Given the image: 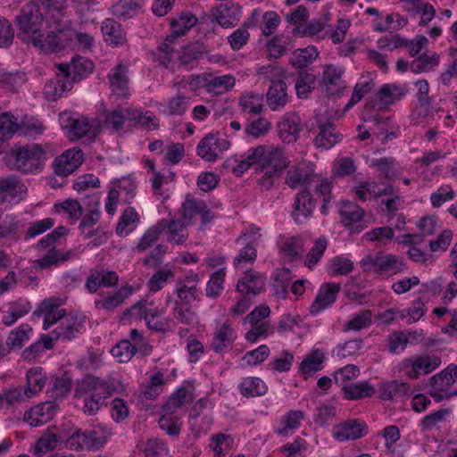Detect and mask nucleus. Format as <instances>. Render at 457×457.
Masks as SVG:
<instances>
[{
  "label": "nucleus",
  "instance_id": "1",
  "mask_svg": "<svg viewBox=\"0 0 457 457\" xmlns=\"http://www.w3.org/2000/svg\"><path fill=\"white\" fill-rule=\"evenodd\" d=\"M60 73L55 81H49L45 87V95L48 99L60 98L63 93L72 87V83L87 77L94 70V63L87 57L77 55L70 63L59 65Z\"/></svg>",
  "mask_w": 457,
  "mask_h": 457
},
{
  "label": "nucleus",
  "instance_id": "2",
  "mask_svg": "<svg viewBox=\"0 0 457 457\" xmlns=\"http://www.w3.org/2000/svg\"><path fill=\"white\" fill-rule=\"evenodd\" d=\"M115 390L113 379L105 380L92 375L85 376L77 386L78 394L84 397L83 412L88 416L96 415Z\"/></svg>",
  "mask_w": 457,
  "mask_h": 457
},
{
  "label": "nucleus",
  "instance_id": "3",
  "mask_svg": "<svg viewBox=\"0 0 457 457\" xmlns=\"http://www.w3.org/2000/svg\"><path fill=\"white\" fill-rule=\"evenodd\" d=\"M363 272L380 276H394L406 269L403 260L383 251L370 253L360 262Z\"/></svg>",
  "mask_w": 457,
  "mask_h": 457
},
{
  "label": "nucleus",
  "instance_id": "4",
  "mask_svg": "<svg viewBox=\"0 0 457 457\" xmlns=\"http://www.w3.org/2000/svg\"><path fill=\"white\" fill-rule=\"evenodd\" d=\"M15 22L19 29L18 37L23 42L31 43L42 32L44 25V17L38 4L34 2L26 4Z\"/></svg>",
  "mask_w": 457,
  "mask_h": 457
},
{
  "label": "nucleus",
  "instance_id": "5",
  "mask_svg": "<svg viewBox=\"0 0 457 457\" xmlns=\"http://www.w3.org/2000/svg\"><path fill=\"white\" fill-rule=\"evenodd\" d=\"M107 436V431L101 427L85 431L76 428L63 442L73 452L96 451L104 447Z\"/></svg>",
  "mask_w": 457,
  "mask_h": 457
},
{
  "label": "nucleus",
  "instance_id": "6",
  "mask_svg": "<svg viewBox=\"0 0 457 457\" xmlns=\"http://www.w3.org/2000/svg\"><path fill=\"white\" fill-rule=\"evenodd\" d=\"M12 155L14 160L13 167L23 173L42 170L46 159L45 149L37 144L15 147Z\"/></svg>",
  "mask_w": 457,
  "mask_h": 457
},
{
  "label": "nucleus",
  "instance_id": "7",
  "mask_svg": "<svg viewBox=\"0 0 457 457\" xmlns=\"http://www.w3.org/2000/svg\"><path fill=\"white\" fill-rule=\"evenodd\" d=\"M315 121L316 126H312L310 132L314 135V145L317 148L329 149L342 140L343 135L326 116L317 114Z\"/></svg>",
  "mask_w": 457,
  "mask_h": 457
},
{
  "label": "nucleus",
  "instance_id": "8",
  "mask_svg": "<svg viewBox=\"0 0 457 457\" xmlns=\"http://www.w3.org/2000/svg\"><path fill=\"white\" fill-rule=\"evenodd\" d=\"M62 127L68 130L71 140L79 139L83 137L94 138L97 135L98 124L95 119L86 117H73L69 113L61 115Z\"/></svg>",
  "mask_w": 457,
  "mask_h": 457
},
{
  "label": "nucleus",
  "instance_id": "9",
  "mask_svg": "<svg viewBox=\"0 0 457 457\" xmlns=\"http://www.w3.org/2000/svg\"><path fill=\"white\" fill-rule=\"evenodd\" d=\"M430 395L440 402L457 395V387L453 391L450 386L457 381V366L450 365L431 378Z\"/></svg>",
  "mask_w": 457,
  "mask_h": 457
},
{
  "label": "nucleus",
  "instance_id": "10",
  "mask_svg": "<svg viewBox=\"0 0 457 457\" xmlns=\"http://www.w3.org/2000/svg\"><path fill=\"white\" fill-rule=\"evenodd\" d=\"M257 156L258 164L262 168L273 170L282 173L289 165V160L282 148L273 145H258L254 147L253 155Z\"/></svg>",
  "mask_w": 457,
  "mask_h": 457
},
{
  "label": "nucleus",
  "instance_id": "11",
  "mask_svg": "<svg viewBox=\"0 0 457 457\" xmlns=\"http://www.w3.org/2000/svg\"><path fill=\"white\" fill-rule=\"evenodd\" d=\"M440 364L441 359L436 355H421L403 360L402 367L408 378L415 379L432 372Z\"/></svg>",
  "mask_w": 457,
  "mask_h": 457
},
{
  "label": "nucleus",
  "instance_id": "12",
  "mask_svg": "<svg viewBox=\"0 0 457 457\" xmlns=\"http://www.w3.org/2000/svg\"><path fill=\"white\" fill-rule=\"evenodd\" d=\"M315 176L316 173L311 163L301 162L287 170L285 183L293 189L303 187V189L309 190Z\"/></svg>",
  "mask_w": 457,
  "mask_h": 457
},
{
  "label": "nucleus",
  "instance_id": "13",
  "mask_svg": "<svg viewBox=\"0 0 457 457\" xmlns=\"http://www.w3.org/2000/svg\"><path fill=\"white\" fill-rule=\"evenodd\" d=\"M260 234L257 230L249 231L241 236L237 242L244 245L239 250L237 255L234 259V266L237 270L245 269L246 266L252 265L257 257V250L253 244L259 239Z\"/></svg>",
  "mask_w": 457,
  "mask_h": 457
},
{
  "label": "nucleus",
  "instance_id": "14",
  "mask_svg": "<svg viewBox=\"0 0 457 457\" xmlns=\"http://www.w3.org/2000/svg\"><path fill=\"white\" fill-rule=\"evenodd\" d=\"M344 73L345 70L340 66L328 64L324 67L320 85L328 95L336 96L342 94L346 87Z\"/></svg>",
  "mask_w": 457,
  "mask_h": 457
},
{
  "label": "nucleus",
  "instance_id": "15",
  "mask_svg": "<svg viewBox=\"0 0 457 457\" xmlns=\"http://www.w3.org/2000/svg\"><path fill=\"white\" fill-rule=\"evenodd\" d=\"M229 146L230 143L228 140L208 134L198 143L197 154L204 161L214 162Z\"/></svg>",
  "mask_w": 457,
  "mask_h": 457
},
{
  "label": "nucleus",
  "instance_id": "16",
  "mask_svg": "<svg viewBox=\"0 0 457 457\" xmlns=\"http://www.w3.org/2000/svg\"><path fill=\"white\" fill-rule=\"evenodd\" d=\"M119 282V276L115 271L106 270L102 267L91 269L86 279L85 288L88 293L97 292L101 286L105 287H115Z\"/></svg>",
  "mask_w": 457,
  "mask_h": 457
},
{
  "label": "nucleus",
  "instance_id": "17",
  "mask_svg": "<svg viewBox=\"0 0 457 457\" xmlns=\"http://www.w3.org/2000/svg\"><path fill=\"white\" fill-rule=\"evenodd\" d=\"M82 159L83 152L81 149H68L55 158L54 162V172L58 176L67 177L80 166Z\"/></svg>",
  "mask_w": 457,
  "mask_h": 457
},
{
  "label": "nucleus",
  "instance_id": "18",
  "mask_svg": "<svg viewBox=\"0 0 457 457\" xmlns=\"http://www.w3.org/2000/svg\"><path fill=\"white\" fill-rule=\"evenodd\" d=\"M30 44L45 54L58 52L68 44L66 29H59L57 33L52 32L46 37L41 32Z\"/></svg>",
  "mask_w": 457,
  "mask_h": 457
},
{
  "label": "nucleus",
  "instance_id": "19",
  "mask_svg": "<svg viewBox=\"0 0 457 457\" xmlns=\"http://www.w3.org/2000/svg\"><path fill=\"white\" fill-rule=\"evenodd\" d=\"M100 195L94 194L87 197V203L85 204L88 212L85 214L79 226V230L85 235L86 238L92 237L96 234L93 229V226L96 225L100 218Z\"/></svg>",
  "mask_w": 457,
  "mask_h": 457
},
{
  "label": "nucleus",
  "instance_id": "20",
  "mask_svg": "<svg viewBox=\"0 0 457 457\" xmlns=\"http://www.w3.org/2000/svg\"><path fill=\"white\" fill-rule=\"evenodd\" d=\"M199 276L197 273H190L176 281L175 292L178 302L186 305L191 303L197 297V285Z\"/></svg>",
  "mask_w": 457,
  "mask_h": 457
},
{
  "label": "nucleus",
  "instance_id": "21",
  "mask_svg": "<svg viewBox=\"0 0 457 457\" xmlns=\"http://www.w3.org/2000/svg\"><path fill=\"white\" fill-rule=\"evenodd\" d=\"M61 300L59 298H49L44 300L35 311L37 316H44L43 328L48 329L52 325L58 322L66 311L60 309Z\"/></svg>",
  "mask_w": 457,
  "mask_h": 457
},
{
  "label": "nucleus",
  "instance_id": "22",
  "mask_svg": "<svg viewBox=\"0 0 457 457\" xmlns=\"http://www.w3.org/2000/svg\"><path fill=\"white\" fill-rule=\"evenodd\" d=\"M108 79L112 91L115 95L122 97L129 96V64L119 62L109 71Z\"/></svg>",
  "mask_w": 457,
  "mask_h": 457
},
{
  "label": "nucleus",
  "instance_id": "23",
  "mask_svg": "<svg viewBox=\"0 0 457 457\" xmlns=\"http://www.w3.org/2000/svg\"><path fill=\"white\" fill-rule=\"evenodd\" d=\"M59 326L52 331L56 340H71L77 337L83 326V320L78 315H67L66 313L61 320Z\"/></svg>",
  "mask_w": 457,
  "mask_h": 457
},
{
  "label": "nucleus",
  "instance_id": "24",
  "mask_svg": "<svg viewBox=\"0 0 457 457\" xmlns=\"http://www.w3.org/2000/svg\"><path fill=\"white\" fill-rule=\"evenodd\" d=\"M314 209L315 203L311 196L310 190L303 189L295 198L292 217L296 223L302 224L312 216Z\"/></svg>",
  "mask_w": 457,
  "mask_h": 457
},
{
  "label": "nucleus",
  "instance_id": "25",
  "mask_svg": "<svg viewBox=\"0 0 457 457\" xmlns=\"http://www.w3.org/2000/svg\"><path fill=\"white\" fill-rule=\"evenodd\" d=\"M367 426L357 420H349L333 428V436L336 440L344 442L355 440L366 434Z\"/></svg>",
  "mask_w": 457,
  "mask_h": 457
},
{
  "label": "nucleus",
  "instance_id": "26",
  "mask_svg": "<svg viewBox=\"0 0 457 457\" xmlns=\"http://www.w3.org/2000/svg\"><path fill=\"white\" fill-rule=\"evenodd\" d=\"M340 288V284L335 282L323 285L310 307V312L316 315L328 308L336 301Z\"/></svg>",
  "mask_w": 457,
  "mask_h": 457
},
{
  "label": "nucleus",
  "instance_id": "27",
  "mask_svg": "<svg viewBox=\"0 0 457 457\" xmlns=\"http://www.w3.org/2000/svg\"><path fill=\"white\" fill-rule=\"evenodd\" d=\"M56 412L54 403L46 402L33 406L24 413V420L32 427H37L50 421Z\"/></svg>",
  "mask_w": 457,
  "mask_h": 457
},
{
  "label": "nucleus",
  "instance_id": "28",
  "mask_svg": "<svg viewBox=\"0 0 457 457\" xmlns=\"http://www.w3.org/2000/svg\"><path fill=\"white\" fill-rule=\"evenodd\" d=\"M239 8L233 4H222L217 8L212 9L210 16L216 21L222 28H231L239 21Z\"/></svg>",
  "mask_w": 457,
  "mask_h": 457
},
{
  "label": "nucleus",
  "instance_id": "29",
  "mask_svg": "<svg viewBox=\"0 0 457 457\" xmlns=\"http://www.w3.org/2000/svg\"><path fill=\"white\" fill-rule=\"evenodd\" d=\"M265 286V278L255 270H248L237 285V292L249 295L260 294Z\"/></svg>",
  "mask_w": 457,
  "mask_h": 457
},
{
  "label": "nucleus",
  "instance_id": "30",
  "mask_svg": "<svg viewBox=\"0 0 457 457\" xmlns=\"http://www.w3.org/2000/svg\"><path fill=\"white\" fill-rule=\"evenodd\" d=\"M266 98L267 104L272 111L284 107L288 100L286 83L281 79L272 80Z\"/></svg>",
  "mask_w": 457,
  "mask_h": 457
},
{
  "label": "nucleus",
  "instance_id": "31",
  "mask_svg": "<svg viewBox=\"0 0 457 457\" xmlns=\"http://www.w3.org/2000/svg\"><path fill=\"white\" fill-rule=\"evenodd\" d=\"M102 33L104 41L115 46H122L126 42V33L121 25L113 19H105L102 22Z\"/></svg>",
  "mask_w": 457,
  "mask_h": 457
},
{
  "label": "nucleus",
  "instance_id": "32",
  "mask_svg": "<svg viewBox=\"0 0 457 457\" xmlns=\"http://www.w3.org/2000/svg\"><path fill=\"white\" fill-rule=\"evenodd\" d=\"M278 127L279 136L285 142L295 141L301 131V118L296 113L287 114Z\"/></svg>",
  "mask_w": 457,
  "mask_h": 457
},
{
  "label": "nucleus",
  "instance_id": "33",
  "mask_svg": "<svg viewBox=\"0 0 457 457\" xmlns=\"http://www.w3.org/2000/svg\"><path fill=\"white\" fill-rule=\"evenodd\" d=\"M278 247L284 257L290 262L300 260L303 253V241L299 236L283 237Z\"/></svg>",
  "mask_w": 457,
  "mask_h": 457
},
{
  "label": "nucleus",
  "instance_id": "34",
  "mask_svg": "<svg viewBox=\"0 0 457 457\" xmlns=\"http://www.w3.org/2000/svg\"><path fill=\"white\" fill-rule=\"evenodd\" d=\"M236 338V332L231 326L223 323L215 328L211 347L214 352L220 353L230 346Z\"/></svg>",
  "mask_w": 457,
  "mask_h": 457
},
{
  "label": "nucleus",
  "instance_id": "35",
  "mask_svg": "<svg viewBox=\"0 0 457 457\" xmlns=\"http://www.w3.org/2000/svg\"><path fill=\"white\" fill-rule=\"evenodd\" d=\"M193 400L194 395L192 387L182 386L170 395L164 405V411L179 414V411H181L184 406L191 403Z\"/></svg>",
  "mask_w": 457,
  "mask_h": 457
},
{
  "label": "nucleus",
  "instance_id": "36",
  "mask_svg": "<svg viewBox=\"0 0 457 457\" xmlns=\"http://www.w3.org/2000/svg\"><path fill=\"white\" fill-rule=\"evenodd\" d=\"M27 191L24 184L12 176L0 179V202L4 203L7 197H22Z\"/></svg>",
  "mask_w": 457,
  "mask_h": 457
},
{
  "label": "nucleus",
  "instance_id": "37",
  "mask_svg": "<svg viewBox=\"0 0 457 457\" xmlns=\"http://www.w3.org/2000/svg\"><path fill=\"white\" fill-rule=\"evenodd\" d=\"M61 442H63L61 436L51 431L45 432L35 443L32 453L35 457H42L46 453L55 450Z\"/></svg>",
  "mask_w": 457,
  "mask_h": 457
},
{
  "label": "nucleus",
  "instance_id": "38",
  "mask_svg": "<svg viewBox=\"0 0 457 457\" xmlns=\"http://www.w3.org/2000/svg\"><path fill=\"white\" fill-rule=\"evenodd\" d=\"M131 294V287H122L114 293L106 295L104 298L95 301V305L96 308L113 311L121 305Z\"/></svg>",
  "mask_w": 457,
  "mask_h": 457
},
{
  "label": "nucleus",
  "instance_id": "39",
  "mask_svg": "<svg viewBox=\"0 0 457 457\" xmlns=\"http://www.w3.org/2000/svg\"><path fill=\"white\" fill-rule=\"evenodd\" d=\"M160 222L165 224V228L168 229V240L177 245L183 244L188 237V232L187 227L188 224L187 221H183L180 219L172 220L170 222L162 220Z\"/></svg>",
  "mask_w": 457,
  "mask_h": 457
},
{
  "label": "nucleus",
  "instance_id": "40",
  "mask_svg": "<svg viewBox=\"0 0 457 457\" xmlns=\"http://www.w3.org/2000/svg\"><path fill=\"white\" fill-rule=\"evenodd\" d=\"M238 389L245 397H255L265 395L268 387L260 378L247 377L240 382Z\"/></svg>",
  "mask_w": 457,
  "mask_h": 457
},
{
  "label": "nucleus",
  "instance_id": "41",
  "mask_svg": "<svg viewBox=\"0 0 457 457\" xmlns=\"http://www.w3.org/2000/svg\"><path fill=\"white\" fill-rule=\"evenodd\" d=\"M405 95L404 89L395 84H385L378 91L376 97L383 106L394 104Z\"/></svg>",
  "mask_w": 457,
  "mask_h": 457
},
{
  "label": "nucleus",
  "instance_id": "42",
  "mask_svg": "<svg viewBox=\"0 0 457 457\" xmlns=\"http://www.w3.org/2000/svg\"><path fill=\"white\" fill-rule=\"evenodd\" d=\"M139 215L133 207H127L117 224L116 234L120 237L129 235L139 222Z\"/></svg>",
  "mask_w": 457,
  "mask_h": 457
},
{
  "label": "nucleus",
  "instance_id": "43",
  "mask_svg": "<svg viewBox=\"0 0 457 457\" xmlns=\"http://www.w3.org/2000/svg\"><path fill=\"white\" fill-rule=\"evenodd\" d=\"M27 386L24 387L30 397L40 392L46 385V376L40 367L30 369L26 375Z\"/></svg>",
  "mask_w": 457,
  "mask_h": 457
},
{
  "label": "nucleus",
  "instance_id": "44",
  "mask_svg": "<svg viewBox=\"0 0 457 457\" xmlns=\"http://www.w3.org/2000/svg\"><path fill=\"white\" fill-rule=\"evenodd\" d=\"M236 83V79L231 75H222L213 77L205 82L206 90L213 95H221L231 89Z\"/></svg>",
  "mask_w": 457,
  "mask_h": 457
},
{
  "label": "nucleus",
  "instance_id": "45",
  "mask_svg": "<svg viewBox=\"0 0 457 457\" xmlns=\"http://www.w3.org/2000/svg\"><path fill=\"white\" fill-rule=\"evenodd\" d=\"M318 51L314 46L297 49L290 56V63L297 69L307 67L318 57Z\"/></svg>",
  "mask_w": 457,
  "mask_h": 457
},
{
  "label": "nucleus",
  "instance_id": "46",
  "mask_svg": "<svg viewBox=\"0 0 457 457\" xmlns=\"http://www.w3.org/2000/svg\"><path fill=\"white\" fill-rule=\"evenodd\" d=\"M19 125L16 118L10 112L0 114V154L3 152V145L11 138L18 130Z\"/></svg>",
  "mask_w": 457,
  "mask_h": 457
},
{
  "label": "nucleus",
  "instance_id": "47",
  "mask_svg": "<svg viewBox=\"0 0 457 457\" xmlns=\"http://www.w3.org/2000/svg\"><path fill=\"white\" fill-rule=\"evenodd\" d=\"M342 222L350 227L359 222L364 215V211L352 202H344L339 209Z\"/></svg>",
  "mask_w": 457,
  "mask_h": 457
},
{
  "label": "nucleus",
  "instance_id": "48",
  "mask_svg": "<svg viewBox=\"0 0 457 457\" xmlns=\"http://www.w3.org/2000/svg\"><path fill=\"white\" fill-rule=\"evenodd\" d=\"M162 313V311L159 310L158 307H154L153 302L141 300L127 309L124 315L145 320V317L149 315H161Z\"/></svg>",
  "mask_w": 457,
  "mask_h": 457
},
{
  "label": "nucleus",
  "instance_id": "49",
  "mask_svg": "<svg viewBox=\"0 0 457 457\" xmlns=\"http://www.w3.org/2000/svg\"><path fill=\"white\" fill-rule=\"evenodd\" d=\"M165 384L162 372H157L150 377L148 384L142 388L141 397L145 400H154L162 392Z\"/></svg>",
  "mask_w": 457,
  "mask_h": 457
},
{
  "label": "nucleus",
  "instance_id": "50",
  "mask_svg": "<svg viewBox=\"0 0 457 457\" xmlns=\"http://www.w3.org/2000/svg\"><path fill=\"white\" fill-rule=\"evenodd\" d=\"M372 314L370 310L360 311L353 315L352 319L346 321L343 326V331H359L366 328L371 324Z\"/></svg>",
  "mask_w": 457,
  "mask_h": 457
},
{
  "label": "nucleus",
  "instance_id": "51",
  "mask_svg": "<svg viewBox=\"0 0 457 457\" xmlns=\"http://www.w3.org/2000/svg\"><path fill=\"white\" fill-rule=\"evenodd\" d=\"M196 21L197 18L190 12H182L179 19H174L170 22L172 33L178 37L183 36L196 24Z\"/></svg>",
  "mask_w": 457,
  "mask_h": 457
},
{
  "label": "nucleus",
  "instance_id": "52",
  "mask_svg": "<svg viewBox=\"0 0 457 457\" xmlns=\"http://www.w3.org/2000/svg\"><path fill=\"white\" fill-rule=\"evenodd\" d=\"M343 391L346 399L357 400L374 394V388L366 381L344 386Z\"/></svg>",
  "mask_w": 457,
  "mask_h": 457
},
{
  "label": "nucleus",
  "instance_id": "53",
  "mask_svg": "<svg viewBox=\"0 0 457 457\" xmlns=\"http://www.w3.org/2000/svg\"><path fill=\"white\" fill-rule=\"evenodd\" d=\"M74 254L72 250L62 252L56 249L49 250L41 259L37 261L40 268H48L52 265H57L71 259Z\"/></svg>",
  "mask_w": 457,
  "mask_h": 457
},
{
  "label": "nucleus",
  "instance_id": "54",
  "mask_svg": "<svg viewBox=\"0 0 457 457\" xmlns=\"http://www.w3.org/2000/svg\"><path fill=\"white\" fill-rule=\"evenodd\" d=\"M181 425L180 415L170 411H164V414L159 420V427L172 436L179 434Z\"/></svg>",
  "mask_w": 457,
  "mask_h": 457
},
{
  "label": "nucleus",
  "instance_id": "55",
  "mask_svg": "<svg viewBox=\"0 0 457 457\" xmlns=\"http://www.w3.org/2000/svg\"><path fill=\"white\" fill-rule=\"evenodd\" d=\"M370 166L377 168L381 175L387 179H393L399 175V170L395 164V160L392 157H383L380 159H373Z\"/></svg>",
  "mask_w": 457,
  "mask_h": 457
},
{
  "label": "nucleus",
  "instance_id": "56",
  "mask_svg": "<svg viewBox=\"0 0 457 457\" xmlns=\"http://www.w3.org/2000/svg\"><path fill=\"white\" fill-rule=\"evenodd\" d=\"M324 361V354L319 350H313L307 355L300 364V370L304 374H312L313 372L322 370V363Z\"/></svg>",
  "mask_w": 457,
  "mask_h": 457
},
{
  "label": "nucleus",
  "instance_id": "57",
  "mask_svg": "<svg viewBox=\"0 0 457 457\" xmlns=\"http://www.w3.org/2000/svg\"><path fill=\"white\" fill-rule=\"evenodd\" d=\"M409 386L396 380L382 384L379 387V397L383 400H391L395 396L406 395Z\"/></svg>",
  "mask_w": 457,
  "mask_h": 457
},
{
  "label": "nucleus",
  "instance_id": "58",
  "mask_svg": "<svg viewBox=\"0 0 457 457\" xmlns=\"http://www.w3.org/2000/svg\"><path fill=\"white\" fill-rule=\"evenodd\" d=\"M439 64V55L434 53L432 55L423 54L412 61L411 71L414 73L427 72Z\"/></svg>",
  "mask_w": 457,
  "mask_h": 457
},
{
  "label": "nucleus",
  "instance_id": "59",
  "mask_svg": "<svg viewBox=\"0 0 457 457\" xmlns=\"http://www.w3.org/2000/svg\"><path fill=\"white\" fill-rule=\"evenodd\" d=\"M239 104L244 111L253 115H258L263 110L262 96L253 93L242 95Z\"/></svg>",
  "mask_w": 457,
  "mask_h": 457
},
{
  "label": "nucleus",
  "instance_id": "60",
  "mask_svg": "<svg viewBox=\"0 0 457 457\" xmlns=\"http://www.w3.org/2000/svg\"><path fill=\"white\" fill-rule=\"evenodd\" d=\"M406 18L400 14L386 15L384 19L381 18L375 25V29L380 32L383 31H396L403 28L407 24Z\"/></svg>",
  "mask_w": 457,
  "mask_h": 457
},
{
  "label": "nucleus",
  "instance_id": "61",
  "mask_svg": "<svg viewBox=\"0 0 457 457\" xmlns=\"http://www.w3.org/2000/svg\"><path fill=\"white\" fill-rule=\"evenodd\" d=\"M204 210V202L193 197H187L180 209L182 220L189 225L192 219Z\"/></svg>",
  "mask_w": 457,
  "mask_h": 457
},
{
  "label": "nucleus",
  "instance_id": "62",
  "mask_svg": "<svg viewBox=\"0 0 457 457\" xmlns=\"http://www.w3.org/2000/svg\"><path fill=\"white\" fill-rule=\"evenodd\" d=\"M164 229L165 224L163 222H158L156 225L149 228L140 238L137 245V250L143 252L153 245V244L158 240L160 235Z\"/></svg>",
  "mask_w": 457,
  "mask_h": 457
},
{
  "label": "nucleus",
  "instance_id": "63",
  "mask_svg": "<svg viewBox=\"0 0 457 457\" xmlns=\"http://www.w3.org/2000/svg\"><path fill=\"white\" fill-rule=\"evenodd\" d=\"M137 353V348L129 340L120 341L112 348L111 353L119 362H128Z\"/></svg>",
  "mask_w": 457,
  "mask_h": 457
},
{
  "label": "nucleus",
  "instance_id": "64",
  "mask_svg": "<svg viewBox=\"0 0 457 457\" xmlns=\"http://www.w3.org/2000/svg\"><path fill=\"white\" fill-rule=\"evenodd\" d=\"M233 444L234 440L231 436L220 433L212 437L210 447L216 456H220L228 453Z\"/></svg>",
  "mask_w": 457,
  "mask_h": 457
}]
</instances>
